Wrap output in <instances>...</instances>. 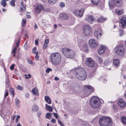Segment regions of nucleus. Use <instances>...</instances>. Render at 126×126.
I'll list each match as a JSON object with an SVG mask.
<instances>
[{"mask_svg":"<svg viewBox=\"0 0 126 126\" xmlns=\"http://www.w3.org/2000/svg\"><path fill=\"white\" fill-rule=\"evenodd\" d=\"M74 74L77 78L81 80L85 79L87 77L85 70L81 67L76 68L75 70Z\"/></svg>","mask_w":126,"mask_h":126,"instance_id":"nucleus-1","label":"nucleus"},{"mask_svg":"<svg viewBox=\"0 0 126 126\" xmlns=\"http://www.w3.org/2000/svg\"><path fill=\"white\" fill-rule=\"evenodd\" d=\"M61 55L58 52L52 53L50 56L51 62L55 65L59 64L61 62Z\"/></svg>","mask_w":126,"mask_h":126,"instance_id":"nucleus-2","label":"nucleus"},{"mask_svg":"<svg viewBox=\"0 0 126 126\" xmlns=\"http://www.w3.org/2000/svg\"><path fill=\"white\" fill-rule=\"evenodd\" d=\"M99 123L100 126H110L111 124V118L103 116L100 119Z\"/></svg>","mask_w":126,"mask_h":126,"instance_id":"nucleus-3","label":"nucleus"},{"mask_svg":"<svg viewBox=\"0 0 126 126\" xmlns=\"http://www.w3.org/2000/svg\"><path fill=\"white\" fill-rule=\"evenodd\" d=\"M62 51L63 54L67 58H73L75 57V52L70 49L64 48L62 49Z\"/></svg>","mask_w":126,"mask_h":126,"instance_id":"nucleus-4","label":"nucleus"},{"mask_svg":"<svg viewBox=\"0 0 126 126\" xmlns=\"http://www.w3.org/2000/svg\"><path fill=\"white\" fill-rule=\"evenodd\" d=\"M91 106L95 109L98 108L101 104V101L97 97L94 96L92 97L90 101Z\"/></svg>","mask_w":126,"mask_h":126,"instance_id":"nucleus-5","label":"nucleus"},{"mask_svg":"<svg viewBox=\"0 0 126 126\" xmlns=\"http://www.w3.org/2000/svg\"><path fill=\"white\" fill-rule=\"evenodd\" d=\"M123 4V0H111L109 1V5L110 8H112L114 5L121 7L122 6Z\"/></svg>","mask_w":126,"mask_h":126,"instance_id":"nucleus-6","label":"nucleus"},{"mask_svg":"<svg viewBox=\"0 0 126 126\" xmlns=\"http://www.w3.org/2000/svg\"><path fill=\"white\" fill-rule=\"evenodd\" d=\"M83 30V33L85 36L89 37L92 35L91 28L89 25H84Z\"/></svg>","mask_w":126,"mask_h":126,"instance_id":"nucleus-7","label":"nucleus"},{"mask_svg":"<svg viewBox=\"0 0 126 126\" xmlns=\"http://www.w3.org/2000/svg\"><path fill=\"white\" fill-rule=\"evenodd\" d=\"M115 51L116 53L120 56H123L124 55L125 51V49L123 46H116L115 48Z\"/></svg>","mask_w":126,"mask_h":126,"instance_id":"nucleus-8","label":"nucleus"},{"mask_svg":"<svg viewBox=\"0 0 126 126\" xmlns=\"http://www.w3.org/2000/svg\"><path fill=\"white\" fill-rule=\"evenodd\" d=\"M85 63L87 66L92 67H94L95 68H96L97 67V64L94 63L93 60L91 58H86Z\"/></svg>","mask_w":126,"mask_h":126,"instance_id":"nucleus-9","label":"nucleus"},{"mask_svg":"<svg viewBox=\"0 0 126 126\" xmlns=\"http://www.w3.org/2000/svg\"><path fill=\"white\" fill-rule=\"evenodd\" d=\"M85 90L84 92L85 97H86L90 95L94 90L93 87L89 85L85 86Z\"/></svg>","mask_w":126,"mask_h":126,"instance_id":"nucleus-10","label":"nucleus"},{"mask_svg":"<svg viewBox=\"0 0 126 126\" xmlns=\"http://www.w3.org/2000/svg\"><path fill=\"white\" fill-rule=\"evenodd\" d=\"M84 10L83 9L80 10L75 9L73 11L74 14L78 17H80L82 16L83 15Z\"/></svg>","mask_w":126,"mask_h":126,"instance_id":"nucleus-11","label":"nucleus"},{"mask_svg":"<svg viewBox=\"0 0 126 126\" xmlns=\"http://www.w3.org/2000/svg\"><path fill=\"white\" fill-rule=\"evenodd\" d=\"M89 46L92 48H95L98 45L97 43L93 39H90L89 42Z\"/></svg>","mask_w":126,"mask_h":126,"instance_id":"nucleus-12","label":"nucleus"},{"mask_svg":"<svg viewBox=\"0 0 126 126\" xmlns=\"http://www.w3.org/2000/svg\"><path fill=\"white\" fill-rule=\"evenodd\" d=\"M102 30L101 29H99L95 30L94 33V35L97 39L99 38L102 35Z\"/></svg>","mask_w":126,"mask_h":126,"instance_id":"nucleus-13","label":"nucleus"},{"mask_svg":"<svg viewBox=\"0 0 126 126\" xmlns=\"http://www.w3.org/2000/svg\"><path fill=\"white\" fill-rule=\"evenodd\" d=\"M120 24L122 28L126 27V16L122 17L120 20Z\"/></svg>","mask_w":126,"mask_h":126,"instance_id":"nucleus-14","label":"nucleus"},{"mask_svg":"<svg viewBox=\"0 0 126 126\" xmlns=\"http://www.w3.org/2000/svg\"><path fill=\"white\" fill-rule=\"evenodd\" d=\"M43 7L42 5H38L35 8V12L37 14H39L43 9Z\"/></svg>","mask_w":126,"mask_h":126,"instance_id":"nucleus-15","label":"nucleus"},{"mask_svg":"<svg viewBox=\"0 0 126 126\" xmlns=\"http://www.w3.org/2000/svg\"><path fill=\"white\" fill-rule=\"evenodd\" d=\"M94 19L92 16L90 15H88L86 16L84 20L90 23H92Z\"/></svg>","mask_w":126,"mask_h":126,"instance_id":"nucleus-16","label":"nucleus"},{"mask_svg":"<svg viewBox=\"0 0 126 126\" xmlns=\"http://www.w3.org/2000/svg\"><path fill=\"white\" fill-rule=\"evenodd\" d=\"M119 105L121 108H124L126 106V103L122 99H120L118 102Z\"/></svg>","mask_w":126,"mask_h":126,"instance_id":"nucleus-17","label":"nucleus"},{"mask_svg":"<svg viewBox=\"0 0 126 126\" xmlns=\"http://www.w3.org/2000/svg\"><path fill=\"white\" fill-rule=\"evenodd\" d=\"M106 48L103 45L101 46L100 49L98 50V53L100 55L103 54L105 51Z\"/></svg>","mask_w":126,"mask_h":126,"instance_id":"nucleus-18","label":"nucleus"},{"mask_svg":"<svg viewBox=\"0 0 126 126\" xmlns=\"http://www.w3.org/2000/svg\"><path fill=\"white\" fill-rule=\"evenodd\" d=\"M120 61L118 59H114L113 60V65L116 67H117L120 65Z\"/></svg>","mask_w":126,"mask_h":126,"instance_id":"nucleus-19","label":"nucleus"},{"mask_svg":"<svg viewBox=\"0 0 126 126\" xmlns=\"http://www.w3.org/2000/svg\"><path fill=\"white\" fill-rule=\"evenodd\" d=\"M81 49L85 52H87L88 51V47L87 43H85L83 44L81 48Z\"/></svg>","mask_w":126,"mask_h":126,"instance_id":"nucleus-20","label":"nucleus"},{"mask_svg":"<svg viewBox=\"0 0 126 126\" xmlns=\"http://www.w3.org/2000/svg\"><path fill=\"white\" fill-rule=\"evenodd\" d=\"M59 16L63 20L67 19L68 18V15L65 13H61Z\"/></svg>","mask_w":126,"mask_h":126,"instance_id":"nucleus-21","label":"nucleus"},{"mask_svg":"<svg viewBox=\"0 0 126 126\" xmlns=\"http://www.w3.org/2000/svg\"><path fill=\"white\" fill-rule=\"evenodd\" d=\"M32 93L34 95H38L39 94L37 88L35 87L32 90Z\"/></svg>","mask_w":126,"mask_h":126,"instance_id":"nucleus-22","label":"nucleus"},{"mask_svg":"<svg viewBox=\"0 0 126 126\" xmlns=\"http://www.w3.org/2000/svg\"><path fill=\"white\" fill-rule=\"evenodd\" d=\"M106 20V18L104 17L103 16H101L97 19V20L98 22L101 23L104 22Z\"/></svg>","mask_w":126,"mask_h":126,"instance_id":"nucleus-23","label":"nucleus"},{"mask_svg":"<svg viewBox=\"0 0 126 126\" xmlns=\"http://www.w3.org/2000/svg\"><path fill=\"white\" fill-rule=\"evenodd\" d=\"M9 92L10 94L11 95L12 97L13 98L14 96L15 90L14 89L12 88H10L9 89Z\"/></svg>","mask_w":126,"mask_h":126,"instance_id":"nucleus-24","label":"nucleus"},{"mask_svg":"<svg viewBox=\"0 0 126 126\" xmlns=\"http://www.w3.org/2000/svg\"><path fill=\"white\" fill-rule=\"evenodd\" d=\"M46 101L48 104H51V100L50 97L48 96H46L45 97Z\"/></svg>","mask_w":126,"mask_h":126,"instance_id":"nucleus-25","label":"nucleus"},{"mask_svg":"<svg viewBox=\"0 0 126 126\" xmlns=\"http://www.w3.org/2000/svg\"><path fill=\"white\" fill-rule=\"evenodd\" d=\"M49 42V40L48 39H45V43L43 45V48L44 49H46L48 46V43Z\"/></svg>","mask_w":126,"mask_h":126,"instance_id":"nucleus-26","label":"nucleus"},{"mask_svg":"<svg viewBox=\"0 0 126 126\" xmlns=\"http://www.w3.org/2000/svg\"><path fill=\"white\" fill-rule=\"evenodd\" d=\"M116 13L118 15H120L123 13V10L122 9L119 10L116 9L115 10Z\"/></svg>","mask_w":126,"mask_h":126,"instance_id":"nucleus-27","label":"nucleus"},{"mask_svg":"<svg viewBox=\"0 0 126 126\" xmlns=\"http://www.w3.org/2000/svg\"><path fill=\"white\" fill-rule=\"evenodd\" d=\"M8 0H2L1 2V4L3 7H5L7 5L6 2Z\"/></svg>","mask_w":126,"mask_h":126,"instance_id":"nucleus-28","label":"nucleus"},{"mask_svg":"<svg viewBox=\"0 0 126 126\" xmlns=\"http://www.w3.org/2000/svg\"><path fill=\"white\" fill-rule=\"evenodd\" d=\"M46 107L47 108V110H48L49 111L51 112L52 111L53 109L51 106L46 104Z\"/></svg>","mask_w":126,"mask_h":126,"instance_id":"nucleus-29","label":"nucleus"},{"mask_svg":"<svg viewBox=\"0 0 126 126\" xmlns=\"http://www.w3.org/2000/svg\"><path fill=\"white\" fill-rule=\"evenodd\" d=\"M38 107L36 105H34L32 108V110L34 111H36L38 110Z\"/></svg>","mask_w":126,"mask_h":126,"instance_id":"nucleus-30","label":"nucleus"},{"mask_svg":"<svg viewBox=\"0 0 126 126\" xmlns=\"http://www.w3.org/2000/svg\"><path fill=\"white\" fill-rule=\"evenodd\" d=\"M26 24V18L23 19L22 20L21 24L23 27H25Z\"/></svg>","mask_w":126,"mask_h":126,"instance_id":"nucleus-31","label":"nucleus"},{"mask_svg":"<svg viewBox=\"0 0 126 126\" xmlns=\"http://www.w3.org/2000/svg\"><path fill=\"white\" fill-rule=\"evenodd\" d=\"M119 35L120 36H121L125 34V32L123 30L120 29L119 30Z\"/></svg>","mask_w":126,"mask_h":126,"instance_id":"nucleus-32","label":"nucleus"},{"mask_svg":"<svg viewBox=\"0 0 126 126\" xmlns=\"http://www.w3.org/2000/svg\"><path fill=\"white\" fill-rule=\"evenodd\" d=\"M100 0H91L93 4L94 5H97L99 2Z\"/></svg>","mask_w":126,"mask_h":126,"instance_id":"nucleus-33","label":"nucleus"},{"mask_svg":"<svg viewBox=\"0 0 126 126\" xmlns=\"http://www.w3.org/2000/svg\"><path fill=\"white\" fill-rule=\"evenodd\" d=\"M97 60L99 63H102L103 60L102 58L98 56L97 57Z\"/></svg>","mask_w":126,"mask_h":126,"instance_id":"nucleus-34","label":"nucleus"},{"mask_svg":"<svg viewBox=\"0 0 126 126\" xmlns=\"http://www.w3.org/2000/svg\"><path fill=\"white\" fill-rule=\"evenodd\" d=\"M121 120L122 123L125 124H126V118L123 117L121 118Z\"/></svg>","mask_w":126,"mask_h":126,"instance_id":"nucleus-35","label":"nucleus"},{"mask_svg":"<svg viewBox=\"0 0 126 126\" xmlns=\"http://www.w3.org/2000/svg\"><path fill=\"white\" fill-rule=\"evenodd\" d=\"M57 0H48L49 2L51 4H53L55 3Z\"/></svg>","mask_w":126,"mask_h":126,"instance_id":"nucleus-36","label":"nucleus"},{"mask_svg":"<svg viewBox=\"0 0 126 126\" xmlns=\"http://www.w3.org/2000/svg\"><path fill=\"white\" fill-rule=\"evenodd\" d=\"M15 0H12L11 2H10V4L13 6H15Z\"/></svg>","mask_w":126,"mask_h":126,"instance_id":"nucleus-37","label":"nucleus"},{"mask_svg":"<svg viewBox=\"0 0 126 126\" xmlns=\"http://www.w3.org/2000/svg\"><path fill=\"white\" fill-rule=\"evenodd\" d=\"M50 113H47L45 117H46L47 119H49L50 118Z\"/></svg>","mask_w":126,"mask_h":126,"instance_id":"nucleus-38","label":"nucleus"},{"mask_svg":"<svg viewBox=\"0 0 126 126\" xmlns=\"http://www.w3.org/2000/svg\"><path fill=\"white\" fill-rule=\"evenodd\" d=\"M15 100L16 105L17 107H19L18 104L19 103V100L18 99L16 98L15 99Z\"/></svg>","mask_w":126,"mask_h":126,"instance_id":"nucleus-39","label":"nucleus"},{"mask_svg":"<svg viewBox=\"0 0 126 126\" xmlns=\"http://www.w3.org/2000/svg\"><path fill=\"white\" fill-rule=\"evenodd\" d=\"M65 6V4L64 2H60V6L61 8H63Z\"/></svg>","mask_w":126,"mask_h":126,"instance_id":"nucleus-40","label":"nucleus"},{"mask_svg":"<svg viewBox=\"0 0 126 126\" xmlns=\"http://www.w3.org/2000/svg\"><path fill=\"white\" fill-rule=\"evenodd\" d=\"M8 91L6 89L5 91V94L4 96V98H5L8 95Z\"/></svg>","mask_w":126,"mask_h":126,"instance_id":"nucleus-41","label":"nucleus"},{"mask_svg":"<svg viewBox=\"0 0 126 126\" xmlns=\"http://www.w3.org/2000/svg\"><path fill=\"white\" fill-rule=\"evenodd\" d=\"M9 80L8 79H6L5 81L6 85L7 87H8L9 86Z\"/></svg>","mask_w":126,"mask_h":126,"instance_id":"nucleus-42","label":"nucleus"},{"mask_svg":"<svg viewBox=\"0 0 126 126\" xmlns=\"http://www.w3.org/2000/svg\"><path fill=\"white\" fill-rule=\"evenodd\" d=\"M23 87L22 86H21L20 85H18L17 86V89L18 90L22 91L23 90Z\"/></svg>","mask_w":126,"mask_h":126,"instance_id":"nucleus-43","label":"nucleus"},{"mask_svg":"<svg viewBox=\"0 0 126 126\" xmlns=\"http://www.w3.org/2000/svg\"><path fill=\"white\" fill-rule=\"evenodd\" d=\"M89 126V125L86 122L83 123L81 125V126Z\"/></svg>","mask_w":126,"mask_h":126,"instance_id":"nucleus-44","label":"nucleus"},{"mask_svg":"<svg viewBox=\"0 0 126 126\" xmlns=\"http://www.w3.org/2000/svg\"><path fill=\"white\" fill-rule=\"evenodd\" d=\"M58 122L59 123L60 125L61 126H64L62 122V121L59 119L58 120Z\"/></svg>","mask_w":126,"mask_h":126,"instance_id":"nucleus-45","label":"nucleus"},{"mask_svg":"<svg viewBox=\"0 0 126 126\" xmlns=\"http://www.w3.org/2000/svg\"><path fill=\"white\" fill-rule=\"evenodd\" d=\"M36 50V47H34L33 48L32 50V53L33 54H34L35 53V51Z\"/></svg>","mask_w":126,"mask_h":126,"instance_id":"nucleus-46","label":"nucleus"},{"mask_svg":"<svg viewBox=\"0 0 126 126\" xmlns=\"http://www.w3.org/2000/svg\"><path fill=\"white\" fill-rule=\"evenodd\" d=\"M52 69L50 68H47L46 70V72L47 73H48L50 71H51Z\"/></svg>","mask_w":126,"mask_h":126,"instance_id":"nucleus-47","label":"nucleus"},{"mask_svg":"<svg viewBox=\"0 0 126 126\" xmlns=\"http://www.w3.org/2000/svg\"><path fill=\"white\" fill-rule=\"evenodd\" d=\"M15 65L14 64L12 65L10 67V69L11 70H13L14 69V67Z\"/></svg>","mask_w":126,"mask_h":126,"instance_id":"nucleus-48","label":"nucleus"},{"mask_svg":"<svg viewBox=\"0 0 126 126\" xmlns=\"http://www.w3.org/2000/svg\"><path fill=\"white\" fill-rule=\"evenodd\" d=\"M28 63L30 64H32V61L30 59H29L28 60Z\"/></svg>","mask_w":126,"mask_h":126,"instance_id":"nucleus-49","label":"nucleus"},{"mask_svg":"<svg viewBox=\"0 0 126 126\" xmlns=\"http://www.w3.org/2000/svg\"><path fill=\"white\" fill-rule=\"evenodd\" d=\"M54 114V117L56 118V119H58V116L57 114L56 113H53Z\"/></svg>","mask_w":126,"mask_h":126,"instance_id":"nucleus-50","label":"nucleus"},{"mask_svg":"<svg viewBox=\"0 0 126 126\" xmlns=\"http://www.w3.org/2000/svg\"><path fill=\"white\" fill-rule=\"evenodd\" d=\"M16 47L14 48L12 51V53H16V52L15 51L16 50Z\"/></svg>","mask_w":126,"mask_h":126,"instance_id":"nucleus-51","label":"nucleus"},{"mask_svg":"<svg viewBox=\"0 0 126 126\" xmlns=\"http://www.w3.org/2000/svg\"><path fill=\"white\" fill-rule=\"evenodd\" d=\"M23 8H20L21 10H23L24 11H25L26 10V8L24 6L23 7Z\"/></svg>","mask_w":126,"mask_h":126,"instance_id":"nucleus-52","label":"nucleus"},{"mask_svg":"<svg viewBox=\"0 0 126 126\" xmlns=\"http://www.w3.org/2000/svg\"><path fill=\"white\" fill-rule=\"evenodd\" d=\"M35 59L36 60H38L39 59V57L38 55H36Z\"/></svg>","mask_w":126,"mask_h":126,"instance_id":"nucleus-53","label":"nucleus"},{"mask_svg":"<svg viewBox=\"0 0 126 126\" xmlns=\"http://www.w3.org/2000/svg\"><path fill=\"white\" fill-rule=\"evenodd\" d=\"M41 112L40 111H38L37 113V114L39 117L41 115Z\"/></svg>","mask_w":126,"mask_h":126,"instance_id":"nucleus-54","label":"nucleus"},{"mask_svg":"<svg viewBox=\"0 0 126 126\" xmlns=\"http://www.w3.org/2000/svg\"><path fill=\"white\" fill-rule=\"evenodd\" d=\"M51 121L53 123H55L56 122V120L55 119H52Z\"/></svg>","mask_w":126,"mask_h":126,"instance_id":"nucleus-55","label":"nucleus"},{"mask_svg":"<svg viewBox=\"0 0 126 126\" xmlns=\"http://www.w3.org/2000/svg\"><path fill=\"white\" fill-rule=\"evenodd\" d=\"M35 45H38V41L37 40H35Z\"/></svg>","mask_w":126,"mask_h":126,"instance_id":"nucleus-56","label":"nucleus"},{"mask_svg":"<svg viewBox=\"0 0 126 126\" xmlns=\"http://www.w3.org/2000/svg\"><path fill=\"white\" fill-rule=\"evenodd\" d=\"M29 94L28 93H26L25 94V96L26 98L28 97L29 96Z\"/></svg>","mask_w":126,"mask_h":126,"instance_id":"nucleus-57","label":"nucleus"},{"mask_svg":"<svg viewBox=\"0 0 126 126\" xmlns=\"http://www.w3.org/2000/svg\"><path fill=\"white\" fill-rule=\"evenodd\" d=\"M46 11L47 12H49L50 11V9L49 8H47L46 9Z\"/></svg>","mask_w":126,"mask_h":126,"instance_id":"nucleus-58","label":"nucleus"},{"mask_svg":"<svg viewBox=\"0 0 126 126\" xmlns=\"http://www.w3.org/2000/svg\"><path fill=\"white\" fill-rule=\"evenodd\" d=\"M54 79L56 80H59V78H58L57 77H55Z\"/></svg>","mask_w":126,"mask_h":126,"instance_id":"nucleus-59","label":"nucleus"},{"mask_svg":"<svg viewBox=\"0 0 126 126\" xmlns=\"http://www.w3.org/2000/svg\"><path fill=\"white\" fill-rule=\"evenodd\" d=\"M16 117V116L15 115H13L12 116V118L13 120H14Z\"/></svg>","mask_w":126,"mask_h":126,"instance_id":"nucleus-60","label":"nucleus"},{"mask_svg":"<svg viewBox=\"0 0 126 126\" xmlns=\"http://www.w3.org/2000/svg\"><path fill=\"white\" fill-rule=\"evenodd\" d=\"M35 30L36 29L38 28V27L37 25L36 24H35L34 27Z\"/></svg>","mask_w":126,"mask_h":126,"instance_id":"nucleus-61","label":"nucleus"},{"mask_svg":"<svg viewBox=\"0 0 126 126\" xmlns=\"http://www.w3.org/2000/svg\"><path fill=\"white\" fill-rule=\"evenodd\" d=\"M19 40L18 41V42H17V44H16V47H18L19 45Z\"/></svg>","mask_w":126,"mask_h":126,"instance_id":"nucleus-62","label":"nucleus"},{"mask_svg":"<svg viewBox=\"0 0 126 126\" xmlns=\"http://www.w3.org/2000/svg\"><path fill=\"white\" fill-rule=\"evenodd\" d=\"M20 116L19 115H17L16 118L18 119H19L20 118Z\"/></svg>","mask_w":126,"mask_h":126,"instance_id":"nucleus-63","label":"nucleus"},{"mask_svg":"<svg viewBox=\"0 0 126 126\" xmlns=\"http://www.w3.org/2000/svg\"><path fill=\"white\" fill-rule=\"evenodd\" d=\"M6 117L7 118V120H8L9 119V116L8 115H7L6 116Z\"/></svg>","mask_w":126,"mask_h":126,"instance_id":"nucleus-64","label":"nucleus"}]
</instances>
